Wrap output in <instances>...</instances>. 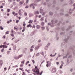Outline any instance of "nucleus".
Listing matches in <instances>:
<instances>
[{"label": "nucleus", "mask_w": 75, "mask_h": 75, "mask_svg": "<svg viewBox=\"0 0 75 75\" xmlns=\"http://www.w3.org/2000/svg\"><path fill=\"white\" fill-rule=\"evenodd\" d=\"M40 46H42V45L41 44H39L38 45L36 46L35 48V50H38L39 49V48L40 47Z\"/></svg>", "instance_id": "obj_1"}, {"label": "nucleus", "mask_w": 75, "mask_h": 75, "mask_svg": "<svg viewBox=\"0 0 75 75\" xmlns=\"http://www.w3.org/2000/svg\"><path fill=\"white\" fill-rule=\"evenodd\" d=\"M35 72L36 73V74L37 75H40V71H39V70L38 69H36L35 71Z\"/></svg>", "instance_id": "obj_2"}, {"label": "nucleus", "mask_w": 75, "mask_h": 75, "mask_svg": "<svg viewBox=\"0 0 75 75\" xmlns=\"http://www.w3.org/2000/svg\"><path fill=\"white\" fill-rule=\"evenodd\" d=\"M57 22L58 21L57 20H53L52 21V24H55V23H57Z\"/></svg>", "instance_id": "obj_3"}, {"label": "nucleus", "mask_w": 75, "mask_h": 75, "mask_svg": "<svg viewBox=\"0 0 75 75\" xmlns=\"http://www.w3.org/2000/svg\"><path fill=\"white\" fill-rule=\"evenodd\" d=\"M56 71H57V69H56L53 68L52 69V73H54L56 72Z\"/></svg>", "instance_id": "obj_4"}, {"label": "nucleus", "mask_w": 75, "mask_h": 75, "mask_svg": "<svg viewBox=\"0 0 75 75\" xmlns=\"http://www.w3.org/2000/svg\"><path fill=\"white\" fill-rule=\"evenodd\" d=\"M2 65H3V60H0V68H1L2 66Z\"/></svg>", "instance_id": "obj_5"}, {"label": "nucleus", "mask_w": 75, "mask_h": 75, "mask_svg": "<svg viewBox=\"0 0 75 75\" xmlns=\"http://www.w3.org/2000/svg\"><path fill=\"white\" fill-rule=\"evenodd\" d=\"M69 55V53H67V54H66V56H64L63 57V59H64V58H67V56Z\"/></svg>", "instance_id": "obj_6"}, {"label": "nucleus", "mask_w": 75, "mask_h": 75, "mask_svg": "<svg viewBox=\"0 0 75 75\" xmlns=\"http://www.w3.org/2000/svg\"><path fill=\"white\" fill-rule=\"evenodd\" d=\"M8 46L6 45H3V48H7Z\"/></svg>", "instance_id": "obj_7"}, {"label": "nucleus", "mask_w": 75, "mask_h": 75, "mask_svg": "<svg viewBox=\"0 0 75 75\" xmlns=\"http://www.w3.org/2000/svg\"><path fill=\"white\" fill-rule=\"evenodd\" d=\"M62 63L61 64V66H60L59 68L60 69H62V67H63V64H64V62H63L62 61Z\"/></svg>", "instance_id": "obj_8"}, {"label": "nucleus", "mask_w": 75, "mask_h": 75, "mask_svg": "<svg viewBox=\"0 0 75 75\" xmlns=\"http://www.w3.org/2000/svg\"><path fill=\"white\" fill-rule=\"evenodd\" d=\"M36 28L37 29H40L41 28V26L39 25H36Z\"/></svg>", "instance_id": "obj_9"}, {"label": "nucleus", "mask_w": 75, "mask_h": 75, "mask_svg": "<svg viewBox=\"0 0 75 75\" xmlns=\"http://www.w3.org/2000/svg\"><path fill=\"white\" fill-rule=\"evenodd\" d=\"M17 48V46L16 45L14 46L13 47V49L14 51L16 50V49Z\"/></svg>", "instance_id": "obj_10"}, {"label": "nucleus", "mask_w": 75, "mask_h": 75, "mask_svg": "<svg viewBox=\"0 0 75 75\" xmlns=\"http://www.w3.org/2000/svg\"><path fill=\"white\" fill-rule=\"evenodd\" d=\"M57 55V53H55V54L54 55H52V54H50V57H54L55 56V55Z\"/></svg>", "instance_id": "obj_11"}, {"label": "nucleus", "mask_w": 75, "mask_h": 75, "mask_svg": "<svg viewBox=\"0 0 75 75\" xmlns=\"http://www.w3.org/2000/svg\"><path fill=\"white\" fill-rule=\"evenodd\" d=\"M33 22V20H29V22H28V23H30V24H31Z\"/></svg>", "instance_id": "obj_12"}, {"label": "nucleus", "mask_w": 75, "mask_h": 75, "mask_svg": "<svg viewBox=\"0 0 75 75\" xmlns=\"http://www.w3.org/2000/svg\"><path fill=\"white\" fill-rule=\"evenodd\" d=\"M14 59H18V56H14Z\"/></svg>", "instance_id": "obj_13"}, {"label": "nucleus", "mask_w": 75, "mask_h": 75, "mask_svg": "<svg viewBox=\"0 0 75 75\" xmlns=\"http://www.w3.org/2000/svg\"><path fill=\"white\" fill-rule=\"evenodd\" d=\"M72 9H69V13L70 14H72Z\"/></svg>", "instance_id": "obj_14"}, {"label": "nucleus", "mask_w": 75, "mask_h": 75, "mask_svg": "<svg viewBox=\"0 0 75 75\" xmlns=\"http://www.w3.org/2000/svg\"><path fill=\"white\" fill-rule=\"evenodd\" d=\"M69 4H73V2L72 0H71L69 1Z\"/></svg>", "instance_id": "obj_15"}, {"label": "nucleus", "mask_w": 75, "mask_h": 75, "mask_svg": "<svg viewBox=\"0 0 75 75\" xmlns=\"http://www.w3.org/2000/svg\"><path fill=\"white\" fill-rule=\"evenodd\" d=\"M33 16V13H29V17H32Z\"/></svg>", "instance_id": "obj_16"}, {"label": "nucleus", "mask_w": 75, "mask_h": 75, "mask_svg": "<svg viewBox=\"0 0 75 75\" xmlns=\"http://www.w3.org/2000/svg\"><path fill=\"white\" fill-rule=\"evenodd\" d=\"M27 27H30V28H31V27H32V25L30 24H29L28 25H27Z\"/></svg>", "instance_id": "obj_17"}, {"label": "nucleus", "mask_w": 75, "mask_h": 75, "mask_svg": "<svg viewBox=\"0 0 75 75\" xmlns=\"http://www.w3.org/2000/svg\"><path fill=\"white\" fill-rule=\"evenodd\" d=\"M41 29L43 31H44L45 29V28L44 27V26H42L41 27Z\"/></svg>", "instance_id": "obj_18"}, {"label": "nucleus", "mask_w": 75, "mask_h": 75, "mask_svg": "<svg viewBox=\"0 0 75 75\" xmlns=\"http://www.w3.org/2000/svg\"><path fill=\"white\" fill-rule=\"evenodd\" d=\"M34 14H39V12L38 11H36L35 12Z\"/></svg>", "instance_id": "obj_19"}, {"label": "nucleus", "mask_w": 75, "mask_h": 75, "mask_svg": "<svg viewBox=\"0 0 75 75\" xmlns=\"http://www.w3.org/2000/svg\"><path fill=\"white\" fill-rule=\"evenodd\" d=\"M37 6V4H31L30 5V7H32V6Z\"/></svg>", "instance_id": "obj_20"}, {"label": "nucleus", "mask_w": 75, "mask_h": 75, "mask_svg": "<svg viewBox=\"0 0 75 75\" xmlns=\"http://www.w3.org/2000/svg\"><path fill=\"white\" fill-rule=\"evenodd\" d=\"M43 11H44L43 9H40V13H43Z\"/></svg>", "instance_id": "obj_21"}, {"label": "nucleus", "mask_w": 75, "mask_h": 75, "mask_svg": "<svg viewBox=\"0 0 75 75\" xmlns=\"http://www.w3.org/2000/svg\"><path fill=\"white\" fill-rule=\"evenodd\" d=\"M44 17H42L40 20V21H44Z\"/></svg>", "instance_id": "obj_22"}, {"label": "nucleus", "mask_w": 75, "mask_h": 75, "mask_svg": "<svg viewBox=\"0 0 75 75\" xmlns=\"http://www.w3.org/2000/svg\"><path fill=\"white\" fill-rule=\"evenodd\" d=\"M20 38H19V40H15V43H17V42H18V41H19L20 40Z\"/></svg>", "instance_id": "obj_23"}, {"label": "nucleus", "mask_w": 75, "mask_h": 75, "mask_svg": "<svg viewBox=\"0 0 75 75\" xmlns=\"http://www.w3.org/2000/svg\"><path fill=\"white\" fill-rule=\"evenodd\" d=\"M58 72H59V73H60V74H62V71L61 70H58Z\"/></svg>", "instance_id": "obj_24"}, {"label": "nucleus", "mask_w": 75, "mask_h": 75, "mask_svg": "<svg viewBox=\"0 0 75 75\" xmlns=\"http://www.w3.org/2000/svg\"><path fill=\"white\" fill-rule=\"evenodd\" d=\"M45 24V23H44V22H42L41 23V25L42 26H44Z\"/></svg>", "instance_id": "obj_25"}, {"label": "nucleus", "mask_w": 75, "mask_h": 75, "mask_svg": "<svg viewBox=\"0 0 75 75\" xmlns=\"http://www.w3.org/2000/svg\"><path fill=\"white\" fill-rule=\"evenodd\" d=\"M48 47H47V46L45 47H44L45 50H48Z\"/></svg>", "instance_id": "obj_26"}, {"label": "nucleus", "mask_w": 75, "mask_h": 75, "mask_svg": "<svg viewBox=\"0 0 75 75\" xmlns=\"http://www.w3.org/2000/svg\"><path fill=\"white\" fill-rule=\"evenodd\" d=\"M27 51V48H25V49H23V52H25V51Z\"/></svg>", "instance_id": "obj_27"}, {"label": "nucleus", "mask_w": 75, "mask_h": 75, "mask_svg": "<svg viewBox=\"0 0 75 75\" xmlns=\"http://www.w3.org/2000/svg\"><path fill=\"white\" fill-rule=\"evenodd\" d=\"M35 47V45H32L31 47L30 48H31L32 49H33V48H34V47Z\"/></svg>", "instance_id": "obj_28"}, {"label": "nucleus", "mask_w": 75, "mask_h": 75, "mask_svg": "<svg viewBox=\"0 0 75 75\" xmlns=\"http://www.w3.org/2000/svg\"><path fill=\"white\" fill-rule=\"evenodd\" d=\"M24 16H27V12H24Z\"/></svg>", "instance_id": "obj_29"}, {"label": "nucleus", "mask_w": 75, "mask_h": 75, "mask_svg": "<svg viewBox=\"0 0 75 75\" xmlns=\"http://www.w3.org/2000/svg\"><path fill=\"white\" fill-rule=\"evenodd\" d=\"M49 14L51 16H52L53 14V13L51 12H50L49 13Z\"/></svg>", "instance_id": "obj_30"}, {"label": "nucleus", "mask_w": 75, "mask_h": 75, "mask_svg": "<svg viewBox=\"0 0 75 75\" xmlns=\"http://www.w3.org/2000/svg\"><path fill=\"white\" fill-rule=\"evenodd\" d=\"M40 55V53H37L36 54V57H38V56H39Z\"/></svg>", "instance_id": "obj_31"}, {"label": "nucleus", "mask_w": 75, "mask_h": 75, "mask_svg": "<svg viewBox=\"0 0 75 75\" xmlns=\"http://www.w3.org/2000/svg\"><path fill=\"white\" fill-rule=\"evenodd\" d=\"M25 71H26V72H27L28 73H30V70H28L27 69H25Z\"/></svg>", "instance_id": "obj_32"}, {"label": "nucleus", "mask_w": 75, "mask_h": 75, "mask_svg": "<svg viewBox=\"0 0 75 75\" xmlns=\"http://www.w3.org/2000/svg\"><path fill=\"white\" fill-rule=\"evenodd\" d=\"M10 51H8L7 52V54L8 55H9L10 54Z\"/></svg>", "instance_id": "obj_33"}, {"label": "nucleus", "mask_w": 75, "mask_h": 75, "mask_svg": "<svg viewBox=\"0 0 75 75\" xmlns=\"http://www.w3.org/2000/svg\"><path fill=\"white\" fill-rule=\"evenodd\" d=\"M11 35L12 37H13L14 36V34L13 33H12V34H11Z\"/></svg>", "instance_id": "obj_34"}, {"label": "nucleus", "mask_w": 75, "mask_h": 75, "mask_svg": "<svg viewBox=\"0 0 75 75\" xmlns=\"http://www.w3.org/2000/svg\"><path fill=\"white\" fill-rule=\"evenodd\" d=\"M46 29H47V31H49V28H48V26H47Z\"/></svg>", "instance_id": "obj_35"}, {"label": "nucleus", "mask_w": 75, "mask_h": 75, "mask_svg": "<svg viewBox=\"0 0 75 75\" xmlns=\"http://www.w3.org/2000/svg\"><path fill=\"white\" fill-rule=\"evenodd\" d=\"M23 3H24V1L23 2V1H21L20 2V3L21 4H23Z\"/></svg>", "instance_id": "obj_36"}, {"label": "nucleus", "mask_w": 75, "mask_h": 75, "mask_svg": "<svg viewBox=\"0 0 75 75\" xmlns=\"http://www.w3.org/2000/svg\"><path fill=\"white\" fill-rule=\"evenodd\" d=\"M11 33L12 34H13V33L14 31V30L13 29L11 30Z\"/></svg>", "instance_id": "obj_37"}, {"label": "nucleus", "mask_w": 75, "mask_h": 75, "mask_svg": "<svg viewBox=\"0 0 75 75\" xmlns=\"http://www.w3.org/2000/svg\"><path fill=\"white\" fill-rule=\"evenodd\" d=\"M50 44H51L50 43H48L47 45V46L48 47V46H50Z\"/></svg>", "instance_id": "obj_38"}, {"label": "nucleus", "mask_w": 75, "mask_h": 75, "mask_svg": "<svg viewBox=\"0 0 75 75\" xmlns=\"http://www.w3.org/2000/svg\"><path fill=\"white\" fill-rule=\"evenodd\" d=\"M29 62H29V61H28L26 63V65H27V64H29Z\"/></svg>", "instance_id": "obj_39"}, {"label": "nucleus", "mask_w": 75, "mask_h": 75, "mask_svg": "<svg viewBox=\"0 0 75 75\" xmlns=\"http://www.w3.org/2000/svg\"><path fill=\"white\" fill-rule=\"evenodd\" d=\"M0 28L1 30H3V26H0Z\"/></svg>", "instance_id": "obj_40"}, {"label": "nucleus", "mask_w": 75, "mask_h": 75, "mask_svg": "<svg viewBox=\"0 0 75 75\" xmlns=\"http://www.w3.org/2000/svg\"><path fill=\"white\" fill-rule=\"evenodd\" d=\"M6 34H9V31H7L6 33Z\"/></svg>", "instance_id": "obj_41"}, {"label": "nucleus", "mask_w": 75, "mask_h": 75, "mask_svg": "<svg viewBox=\"0 0 75 75\" xmlns=\"http://www.w3.org/2000/svg\"><path fill=\"white\" fill-rule=\"evenodd\" d=\"M61 55H59V54H58L57 56V57L58 58H59V57H61Z\"/></svg>", "instance_id": "obj_42"}, {"label": "nucleus", "mask_w": 75, "mask_h": 75, "mask_svg": "<svg viewBox=\"0 0 75 75\" xmlns=\"http://www.w3.org/2000/svg\"><path fill=\"white\" fill-rule=\"evenodd\" d=\"M18 22H19V20H18L16 21V23H18Z\"/></svg>", "instance_id": "obj_43"}, {"label": "nucleus", "mask_w": 75, "mask_h": 75, "mask_svg": "<svg viewBox=\"0 0 75 75\" xmlns=\"http://www.w3.org/2000/svg\"><path fill=\"white\" fill-rule=\"evenodd\" d=\"M35 28V25H33L32 26V28Z\"/></svg>", "instance_id": "obj_44"}, {"label": "nucleus", "mask_w": 75, "mask_h": 75, "mask_svg": "<svg viewBox=\"0 0 75 75\" xmlns=\"http://www.w3.org/2000/svg\"><path fill=\"white\" fill-rule=\"evenodd\" d=\"M64 55H65V53H63L61 55V56H64Z\"/></svg>", "instance_id": "obj_45"}, {"label": "nucleus", "mask_w": 75, "mask_h": 75, "mask_svg": "<svg viewBox=\"0 0 75 75\" xmlns=\"http://www.w3.org/2000/svg\"><path fill=\"white\" fill-rule=\"evenodd\" d=\"M34 23H35V22H37V19L36 18V19L34 20Z\"/></svg>", "instance_id": "obj_46"}, {"label": "nucleus", "mask_w": 75, "mask_h": 75, "mask_svg": "<svg viewBox=\"0 0 75 75\" xmlns=\"http://www.w3.org/2000/svg\"><path fill=\"white\" fill-rule=\"evenodd\" d=\"M32 62H33V64H35V61H34V60H32Z\"/></svg>", "instance_id": "obj_47"}, {"label": "nucleus", "mask_w": 75, "mask_h": 75, "mask_svg": "<svg viewBox=\"0 0 75 75\" xmlns=\"http://www.w3.org/2000/svg\"><path fill=\"white\" fill-rule=\"evenodd\" d=\"M45 13H46V12H44L42 14V16H44V15H45Z\"/></svg>", "instance_id": "obj_48"}, {"label": "nucleus", "mask_w": 75, "mask_h": 75, "mask_svg": "<svg viewBox=\"0 0 75 75\" xmlns=\"http://www.w3.org/2000/svg\"><path fill=\"white\" fill-rule=\"evenodd\" d=\"M33 49H30V52H33Z\"/></svg>", "instance_id": "obj_49"}, {"label": "nucleus", "mask_w": 75, "mask_h": 75, "mask_svg": "<svg viewBox=\"0 0 75 75\" xmlns=\"http://www.w3.org/2000/svg\"><path fill=\"white\" fill-rule=\"evenodd\" d=\"M10 9H8V13L10 12Z\"/></svg>", "instance_id": "obj_50"}, {"label": "nucleus", "mask_w": 75, "mask_h": 75, "mask_svg": "<svg viewBox=\"0 0 75 75\" xmlns=\"http://www.w3.org/2000/svg\"><path fill=\"white\" fill-rule=\"evenodd\" d=\"M71 57H72V56L70 55L69 57H68V58H71Z\"/></svg>", "instance_id": "obj_51"}, {"label": "nucleus", "mask_w": 75, "mask_h": 75, "mask_svg": "<svg viewBox=\"0 0 75 75\" xmlns=\"http://www.w3.org/2000/svg\"><path fill=\"white\" fill-rule=\"evenodd\" d=\"M21 63H22V64H24V61H22L21 62Z\"/></svg>", "instance_id": "obj_52"}, {"label": "nucleus", "mask_w": 75, "mask_h": 75, "mask_svg": "<svg viewBox=\"0 0 75 75\" xmlns=\"http://www.w3.org/2000/svg\"><path fill=\"white\" fill-rule=\"evenodd\" d=\"M21 58V57H23V54H21V55H19Z\"/></svg>", "instance_id": "obj_53"}, {"label": "nucleus", "mask_w": 75, "mask_h": 75, "mask_svg": "<svg viewBox=\"0 0 75 75\" xmlns=\"http://www.w3.org/2000/svg\"><path fill=\"white\" fill-rule=\"evenodd\" d=\"M21 58V57H23V54H21V55H19Z\"/></svg>", "instance_id": "obj_54"}, {"label": "nucleus", "mask_w": 75, "mask_h": 75, "mask_svg": "<svg viewBox=\"0 0 75 75\" xmlns=\"http://www.w3.org/2000/svg\"><path fill=\"white\" fill-rule=\"evenodd\" d=\"M26 25V24L25 23H24L23 24V26H25Z\"/></svg>", "instance_id": "obj_55"}, {"label": "nucleus", "mask_w": 75, "mask_h": 75, "mask_svg": "<svg viewBox=\"0 0 75 75\" xmlns=\"http://www.w3.org/2000/svg\"><path fill=\"white\" fill-rule=\"evenodd\" d=\"M7 23L8 24H9L10 23V21H7Z\"/></svg>", "instance_id": "obj_56"}, {"label": "nucleus", "mask_w": 75, "mask_h": 75, "mask_svg": "<svg viewBox=\"0 0 75 75\" xmlns=\"http://www.w3.org/2000/svg\"><path fill=\"white\" fill-rule=\"evenodd\" d=\"M14 30H17V28H16V27H14Z\"/></svg>", "instance_id": "obj_57"}, {"label": "nucleus", "mask_w": 75, "mask_h": 75, "mask_svg": "<svg viewBox=\"0 0 75 75\" xmlns=\"http://www.w3.org/2000/svg\"><path fill=\"white\" fill-rule=\"evenodd\" d=\"M29 1V0H27L26 1V3H28Z\"/></svg>", "instance_id": "obj_58"}, {"label": "nucleus", "mask_w": 75, "mask_h": 75, "mask_svg": "<svg viewBox=\"0 0 75 75\" xmlns=\"http://www.w3.org/2000/svg\"><path fill=\"white\" fill-rule=\"evenodd\" d=\"M21 9H20L18 11V13H21Z\"/></svg>", "instance_id": "obj_59"}, {"label": "nucleus", "mask_w": 75, "mask_h": 75, "mask_svg": "<svg viewBox=\"0 0 75 75\" xmlns=\"http://www.w3.org/2000/svg\"><path fill=\"white\" fill-rule=\"evenodd\" d=\"M25 8H28V6H27L25 7Z\"/></svg>", "instance_id": "obj_60"}, {"label": "nucleus", "mask_w": 75, "mask_h": 75, "mask_svg": "<svg viewBox=\"0 0 75 75\" xmlns=\"http://www.w3.org/2000/svg\"><path fill=\"white\" fill-rule=\"evenodd\" d=\"M68 39H69V38H68L67 39H65V41H67V40H68Z\"/></svg>", "instance_id": "obj_61"}, {"label": "nucleus", "mask_w": 75, "mask_h": 75, "mask_svg": "<svg viewBox=\"0 0 75 75\" xmlns=\"http://www.w3.org/2000/svg\"><path fill=\"white\" fill-rule=\"evenodd\" d=\"M56 64L57 65H59V62H57Z\"/></svg>", "instance_id": "obj_62"}, {"label": "nucleus", "mask_w": 75, "mask_h": 75, "mask_svg": "<svg viewBox=\"0 0 75 75\" xmlns=\"http://www.w3.org/2000/svg\"><path fill=\"white\" fill-rule=\"evenodd\" d=\"M19 14L20 16H22V14L21 13V12H20V13H18Z\"/></svg>", "instance_id": "obj_63"}, {"label": "nucleus", "mask_w": 75, "mask_h": 75, "mask_svg": "<svg viewBox=\"0 0 75 75\" xmlns=\"http://www.w3.org/2000/svg\"><path fill=\"white\" fill-rule=\"evenodd\" d=\"M22 75H25V73H24V72H23Z\"/></svg>", "instance_id": "obj_64"}]
</instances>
